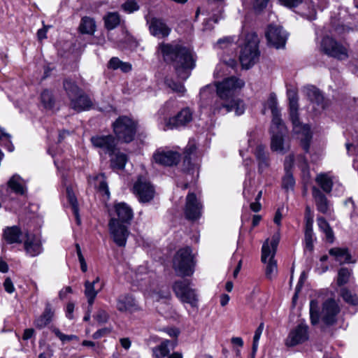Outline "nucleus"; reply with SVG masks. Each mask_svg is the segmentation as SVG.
<instances>
[{
	"label": "nucleus",
	"instance_id": "10",
	"mask_svg": "<svg viewBox=\"0 0 358 358\" xmlns=\"http://www.w3.org/2000/svg\"><path fill=\"white\" fill-rule=\"evenodd\" d=\"M321 50L326 55L339 60L346 59L349 57L348 48L329 36L322 38Z\"/></svg>",
	"mask_w": 358,
	"mask_h": 358
},
{
	"label": "nucleus",
	"instance_id": "40",
	"mask_svg": "<svg viewBox=\"0 0 358 358\" xmlns=\"http://www.w3.org/2000/svg\"><path fill=\"white\" fill-rule=\"evenodd\" d=\"M79 29L82 34H93L96 29L94 20L89 17H83L81 19Z\"/></svg>",
	"mask_w": 358,
	"mask_h": 358
},
{
	"label": "nucleus",
	"instance_id": "30",
	"mask_svg": "<svg viewBox=\"0 0 358 358\" xmlns=\"http://www.w3.org/2000/svg\"><path fill=\"white\" fill-rule=\"evenodd\" d=\"M315 182L326 193H330L334 184V176L330 173H321L317 175Z\"/></svg>",
	"mask_w": 358,
	"mask_h": 358
},
{
	"label": "nucleus",
	"instance_id": "19",
	"mask_svg": "<svg viewBox=\"0 0 358 358\" xmlns=\"http://www.w3.org/2000/svg\"><path fill=\"white\" fill-rule=\"evenodd\" d=\"M156 163L164 166L177 164L180 160V154L172 150H157L153 156Z\"/></svg>",
	"mask_w": 358,
	"mask_h": 358
},
{
	"label": "nucleus",
	"instance_id": "59",
	"mask_svg": "<svg viewBox=\"0 0 358 358\" xmlns=\"http://www.w3.org/2000/svg\"><path fill=\"white\" fill-rule=\"evenodd\" d=\"M110 329H108V328H103V329H99L98 331H96L94 334H93V338L94 339H98L99 338H101L106 335H108L110 334Z\"/></svg>",
	"mask_w": 358,
	"mask_h": 358
},
{
	"label": "nucleus",
	"instance_id": "57",
	"mask_svg": "<svg viewBox=\"0 0 358 358\" xmlns=\"http://www.w3.org/2000/svg\"><path fill=\"white\" fill-rule=\"evenodd\" d=\"M95 318L98 322L102 324V323H105L108 320V315L106 313V311L101 310L98 311V313L95 315Z\"/></svg>",
	"mask_w": 358,
	"mask_h": 358
},
{
	"label": "nucleus",
	"instance_id": "58",
	"mask_svg": "<svg viewBox=\"0 0 358 358\" xmlns=\"http://www.w3.org/2000/svg\"><path fill=\"white\" fill-rule=\"evenodd\" d=\"M3 286H4V289L5 290L9 293V294H12L15 291V287H14V285H13V283L12 282V280H10V278H7L4 282H3Z\"/></svg>",
	"mask_w": 358,
	"mask_h": 358
},
{
	"label": "nucleus",
	"instance_id": "37",
	"mask_svg": "<svg viewBox=\"0 0 358 358\" xmlns=\"http://www.w3.org/2000/svg\"><path fill=\"white\" fill-rule=\"evenodd\" d=\"M99 282V278L97 277L92 282L86 281L85 283V295L87 299L90 306H92L97 295L99 289H95V285Z\"/></svg>",
	"mask_w": 358,
	"mask_h": 358
},
{
	"label": "nucleus",
	"instance_id": "61",
	"mask_svg": "<svg viewBox=\"0 0 358 358\" xmlns=\"http://www.w3.org/2000/svg\"><path fill=\"white\" fill-rule=\"evenodd\" d=\"M73 310H74V304L73 303H69L66 306V315L70 320H72L73 318Z\"/></svg>",
	"mask_w": 358,
	"mask_h": 358
},
{
	"label": "nucleus",
	"instance_id": "11",
	"mask_svg": "<svg viewBox=\"0 0 358 358\" xmlns=\"http://www.w3.org/2000/svg\"><path fill=\"white\" fill-rule=\"evenodd\" d=\"M278 127L273 128L271 126V149L280 154L286 153L290 148L289 143H285L284 136L286 134V128L282 122L279 123Z\"/></svg>",
	"mask_w": 358,
	"mask_h": 358
},
{
	"label": "nucleus",
	"instance_id": "7",
	"mask_svg": "<svg viewBox=\"0 0 358 358\" xmlns=\"http://www.w3.org/2000/svg\"><path fill=\"white\" fill-rule=\"evenodd\" d=\"M173 267L177 275L185 277L193 274V257L189 248L180 249L176 252L173 260Z\"/></svg>",
	"mask_w": 358,
	"mask_h": 358
},
{
	"label": "nucleus",
	"instance_id": "44",
	"mask_svg": "<svg viewBox=\"0 0 358 358\" xmlns=\"http://www.w3.org/2000/svg\"><path fill=\"white\" fill-rule=\"evenodd\" d=\"M120 69L122 73H129L132 70V65L129 62L120 60L117 57H113V70Z\"/></svg>",
	"mask_w": 358,
	"mask_h": 358
},
{
	"label": "nucleus",
	"instance_id": "21",
	"mask_svg": "<svg viewBox=\"0 0 358 358\" xmlns=\"http://www.w3.org/2000/svg\"><path fill=\"white\" fill-rule=\"evenodd\" d=\"M24 241V248L27 255L36 257L43 252L42 243L39 238L27 233Z\"/></svg>",
	"mask_w": 358,
	"mask_h": 358
},
{
	"label": "nucleus",
	"instance_id": "24",
	"mask_svg": "<svg viewBox=\"0 0 358 358\" xmlns=\"http://www.w3.org/2000/svg\"><path fill=\"white\" fill-rule=\"evenodd\" d=\"M277 105L278 101L276 95L274 93H272L269 95L268 100L264 104V109L262 110V113L264 114L266 109L271 110L273 116L271 124H273V129L278 127V124L279 125V123L282 122L280 112Z\"/></svg>",
	"mask_w": 358,
	"mask_h": 358
},
{
	"label": "nucleus",
	"instance_id": "45",
	"mask_svg": "<svg viewBox=\"0 0 358 358\" xmlns=\"http://www.w3.org/2000/svg\"><path fill=\"white\" fill-rule=\"evenodd\" d=\"M343 300L349 304L356 306L358 304V295L352 294L350 290L343 288L341 292Z\"/></svg>",
	"mask_w": 358,
	"mask_h": 358
},
{
	"label": "nucleus",
	"instance_id": "12",
	"mask_svg": "<svg viewBox=\"0 0 358 358\" xmlns=\"http://www.w3.org/2000/svg\"><path fill=\"white\" fill-rule=\"evenodd\" d=\"M134 193L138 197L141 202H149L155 196V188L145 178L140 176L134 183Z\"/></svg>",
	"mask_w": 358,
	"mask_h": 358
},
{
	"label": "nucleus",
	"instance_id": "38",
	"mask_svg": "<svg viewBox=\"0 0 358 358\" xmlns=\"http://www.w3.org/2000/svg\"><path fill=\"white\" fill-rule=\"evenodd\" d=\"M67 199L69 204L71 206L73 213L76 217V221L78 225L81 224V220L79 215V208L76 196L71 187L66 188Z\"/></svg>",
	"mask_w": 358,
	"mask_h": 358
},
{
	"label": "nucleus",
	"instance_id": "35",
	"mask_svg": "<svg viewBox=\"0 0 358 358\" xmlns=\"http://www.w3.org/2000/svg\"><path fill=\"white\" fill-rule=\"evenodd\" d=\"M304 92L311 102H314L322 108L324 107V97L317 88L314 86H308L304 88Z\"/></svg>",
	"mask_w": 358,
	"mask_h": 358
},
{
	"label": "nucleus",
	"instance_id": "16",
	"mask_svg": "<svg viewBox=\"0 0 358 358\" xmlns=\"http://www.w3.org/2000/svg\"><path fill=\"white\" fill-rule=\"evenodd\" d=\"M192 120V112L189 108L182 109L176 116L165 120L164 129H173L185 126Z\"/></svg>",
	"mask_w": 358,
	"mask_h": 358
},
{
	"label": "nucleus",
	"instance_id": "14",
	"mask_svg": "<svg viewBox=\"0 0 358 358\" xmlns=\"http://www.w3.org/2000/svg\"><path fill=\"white\" fill-rule=\"evenodd\" d=\"M147 24L150 34L157 38L162 39L169 36L171 29L161 18L152 17H146Z\"/></svg>",
	"mask_w": 358,
	"mask_h": 358
},
{
	"label": "nucleus",
	"instance_id": "52",
	"mask_svg": "<svg viewBox=\"0 0 358 358\" xmlns=\"http://www.w3.org/2000/svg\"><path fill=\"white\" fill-rule=\"evenodd\" d=\"M50 322L51 321L47 317H45L43 315H41L35 320L34 324L36 328L43 329L46 327Z\"/></svg>",
	"mask_w": 358,
	"mask_h": 358
},
{
	"label": "nucleus",
	"instance_id": "60",
	"mask_svg": "<svg viewBox=\"0 0 358 358\" xmlns=\"http://www.w3.org/2000/svg\"><path fill=\"white\" fill-rule=\"evenodd\" d=\"M264 323H261L255 330L253 341H259L264 330Z\"/></svg>",
	"mask_w": 358,
	"mask_h": 358
},
{
	"label": "nucleus",
	"instance_id": "51",
	"mask_svg": "<svg viewBox=\"0 0 358 358\" xmlns=\"http://www.w3.org/2000/svg\"><path fill=\"white\" fill-rule=\"evenodd\" d=\"M169 87L174 92L183 94L185 92L184 85L180 83L170 81L168 83Z\"/></svg>",
	"mask_w": 358,
	"mask_h": 358
},
{
	"label": "nucleus",
	"instance_id": "63",
	"mask_svg": "<svg viewBox=\"0 0 358 358\" xmlns=\"http://www.w3.org/2000/svg\"><path fill=\"white\" fill-rule=\"evenodd\" d=\"M164 331L172 338H177L180 334V331L176 328H168L164 329Z\"/></svg>",
	"mask_w": 358,
	"mask_h": 358
},
{
	"label": "nucleus",
	"instance_id": "23",
	"mask_svg": "<svg viewBox=\"0 0 358 358\" xmlns=\"http://www.w3.org/2000/svg\"><path fill=\"white\" fill-rule=\"evenodd\" d=\"M129 224L113 222V243L119 247H124L130 234Z\"/></svg>",
	"mask_w": 358,
	"mask_h": 358
},
{
	"label": "nucleus",
	"instance_id": "17",
	"mask_svg": "<svg viewBox=\"0 0 358 358\" xmlns=\"http://www.w3.org/2000/svg\"><path fill=\"white\" fill-rule=\"evenodd\" d=\"M116 218L113 217V222L131 224L134 217L132 208L124 202H119L113 206Z\"/></svg>",
	"mask_w": 358,
	"mask_h": 358
},
{
	"label": "nucleus",
	"instance_id": "22",
	"mask_svg": "<svg viewBox=\"0 0 358 358\" xmlns=\"http://www.w3.org/2000/svg\"><path fill=\"white\" fill-rule=\"evenodd\" d=\"M94 187L97 189V192L101 197V201L105 203L106 208L110 215V208L108 205V201L110 200V190L107 182H106V177L104 174H99L94 178Z\"/></svg>",
	"mask_w": 358,
	"mask_h": 358
},
{
	"label": "nucleus",
	"instance_id": "41",
	"mask_svg": "<svg viewBox=\"0 0 358 358\" xmlns=\"http://www.w3.org/2000/svg\"><path fill=\"white\" fill-rule=\"evenodd\" d=\"M317 222L320 229L325 234L327 241L333 243L334 232L327 220L322 217H319Z\"/></svg>",
	"mask_w": 358,
	"mask_h": 358
},
{
	"label": "nucleus",
	"instance_id": "33",
	"mask_svg": "<svg viewBox=\"0 0 358 358\" xmlns=\"http://www.w3.org/2000/svg\"><path fill=\"white\" fill-rule=\"evenodd\" d=\"M313 219L310 217H306L305 227V247L307 250H313L314 233L313 229Z\"/></svg>",
	"mask_w": 358,
	"mask_h": 358
},
{
	"label": "nucleus",
	"instance_id": "39",
	"mask_svg": "<svg viewBox=\"0 0 358 358\" xmlns=\"http://www.w3.org/2000/svg\"><path fill=\"white\" fill-rule=\"evenodd\" d=\"M196 150V145L193 142H189L187 146L185 148L184 151V165H187L188 167L187 168V171L190 173L192 171V174L194 172V166L190 162V155H192Z\"/></svg>",
	"mask_w": 358,
	"mask_h": 358
},
{
	"label": "nucleus",
	"instance_id": "26",
	"mask_svg": "<svg viewBox=\"0 0 358 358\" xmlns=\"http://www.w3.org/2000/svg\"><path fill=\"white\" fill-rule=\"evenodd\" d=\"M93 145L99 149L100 155L112 156V137L108 136H96L91 138Z\"/></svg>",
	"mask_w": 358,
	"mask_h": 358
},
{
	"label": "nucleus",
	"instance_id": "46",
	"mask_svg": "<svg viewBox=\"0 0 358 358\" xmlns=\"http://www.w3.org/2000/svg\"><path fill=\"white\" fill-rule=\"evenodd\" d=\"M295 185V180L290 171L287 170L282 178V187L287 191L292 190Z\"/></svg>",
	"mask_w": 358,
	"mask_h": 358
},
{
	"label": "nucleus",
	"instance_id": "50",
	"mask_svg": "<svg viewBox=\"0 0 358 358\" xmlns=\"http://www.w3.org/2000/svg\"><path fill=\"white\" fill-rule=\"evenodd\" d=\"M52 332L57 336L62 341H70L73 339H77L78 337L75 335H66L63 333H62L59 329L57 328H52Z\"/></svg>",
	"mask_w": 358,
	"mask_h": 358
},
{
	"label": "nucleus",
	"instance_id": "62",
	"mask_svg": "<svg viewBox=\"0 0 358 358\" xmlns=\"http://www.w3.org/2000/svg\"><path fill=\"white\" fill-rule=\"evenodd\" d=\"M124 22L122 20L117 13H113V29L118 25H123Z\"/></svg>",
	"mask_w": 358,
	"mask_h": 358
},
{
	"label": "nucleus",
	"instance_id": "8",
	"mask_svg": "<svg viewBox=\"0 0 358 358\" xmlns=\"http://www.w3.org/2000/svg\"><path fill=\"white\" fill-rule=\"evenodd\" d=\"M64 88L70 100L71 106L78 112L87 110L92 106L90 99L82 94L78 87L74 82L70 80H65L64 82Z\"/></svg>",
	"mask_w": 358,
	"mask_h": 358
},
{
	"label": "nucleus",
	"instance_id": "2",
	"mask_svg": "<svg viewBox=\"0 0 358 358\" xmlns=\"http://www.w3.org/2000/svg\"><path fill=\"white\" fill-rule=\"evenodd\" d=\"M287 94L289 100V116L293 125V131L298 135V138L300 139L303 150L308 152L310 142L312 139V133L308 124H303L299 121L297 91L294 89H289L287 90Z\"/></svg>",
	"mask_w": 358,
	"mask_h": 358
},
{
	"label": "nucleus",
	"instance_id": "13",
	"mask_svg": "<svg viewBox=\"0 0 358 358\" xmlns=\"http://www.w3.org/2000/svg\"><path fill=\"white\" fill-rule=\"evenodd\" d=\"M266 37L270 45L279 49L285 47L287 34L282 27L277 25H269Z\"/></svg>",
	"mask_w": 358,
	"mask_h": 358
},
{
	"label": "nucleus",
	"instance_id": "28",
	"mask_svg": "<svg viewBox=\"0 0 358 358\" xmlns=\"http://www.w3.org/2000/svg\"><path fill=\"white\" fill-rule=\"evenodd\" d=\"M177 345V342L170 341L169 340L163 341L160 345L152 349L153 355L155 358H166L170 354V348L173 350Z\"/></svg>",
	"mask_w": 358,
	"mask_h": 358
},
{
	"label": "nucleus",
	"instance_id": "15",
	"mask_svg": "<svg viewBox=\"0 0 358 358\" xmlns=\"http://www.w3.org/2000/svg\"><path fill=\"white\" fill-rule=\"evenodd\" d=\"M202 204L194 193H189L186 197L185 215L187 219L196 220L201 215Z\"/></svg>",
	"mask_w": 358,
	"mask_h": 358
},
{
	"label": "nucleus",
	"instance_id": "48",
	"mask_svg": "<svg viewBox=\"0 0 358 358\" xmlns=\"http://www.w3.org/2000/svg\"><path fill=\"white\" fill-rule=\"evenodd\" d=\"M351 273L346 268H341L338 271L337 283L339 286L346 284L350 277Z\"/></svg>",
	"mask_w": 358,
	"mask_h": 358
},
{
	"label": "nucleus",
	"instance_id": "20",
	"mask_svg": "<svg viewBox=\"0 0 358 358\" xmlns=\"http://www.w3.org/2000/svg\"><path fill=\"white\" fill-rule=\"evenodd\" d=\"M308 338V327L304 324H299L289 334L286 344L288 346H294L301 343Z\"/></svg>",
	"mask_w": 358,
	"mask_h": 358
},
{
	"label": "nucleus",
	"instance_id": "6",
	"mask_svg": "<svg viewBox=\"0 0 358 358\" xmlns=\"http://www.w3.org/2000/svg\"><path fill=\"white\" fill-rule=\"evenodd\" d=\"M173 292L182 303H187L192 307L198 306L199 296L196 290L192 287V281L182 279L174 282L172 286Z\"/></svg>",
	"mask_w": 358,
	"mask_h": 358
},
{
	"label": "nucleus",
	"instance_id": "54",
	"mask_svg": "<svg viewBox=\"0 0 358 358\" xmlns=\"http://www.w3.org/2000/svg\"><path fill=\"white\" fill-rule=\"evenodd\" d=\"M252 181L249 180V185H248L247 182L245 183L243 194L246 199H250L253 195L255 190L251 186Z\"/></svg>",
	"mask_w": 358,
	"mask_h": 358
},
{
	"label": "nucleus",
	"instance_id": "43",
	"mask_svg": "<svg viewBox=\"0 0 358 358\" xmlns=\"http://www.w3.org/2000/svg\"><path fill=\"white\" fill-rule=\"evenodd\" d=\"M113 169H122L127 162V156L126 154L120 152H115L113 149Z\"/></svg>",
	"mask_w": 358,
	"mask_h": 358
},
{
	"label": "nucleus",
	"instance_id": "1",
	"mask_svg": "<svg viewBox=\"0 0 358 358\" xmlns=\"http://www.w3.org/2000/svg\"><path fill=\"white\" fill-rule=\"evenodd\" d=\"M159 50L164 60L173 65L180 79L185 80L190 76L191 71L196 66V57L192 50L179 42L173 41L160 43Z\"/></svg>",
	"mask_w": 358,
	"mask_h": 358
},
{
	"label": "nucleus",
	"instance_id": "47",
	"mask_svg": "<svg viewBox=\"0 0 358 358\" xmlns=\"http://www.w3.org/2000/svg\"><path fill=\"white\" fill-rule=\"evenodd\" d=\"M310 321L313 324H316L319 322L318 303L315 300H312L310 303Z\"/></svg>",
	"mask_w": 358,
	"mask_h": 358
},
{
	"label": "nucleus",
	"instance_id": "9",
	"mask_svg": "<svg viewBox=\"0 0 358 358\" xmlns=\"http://www.w3.org/2000/svg\"><path fill=\"white\" fill-rule=\"evenodd\" d=\"M245 85L243 80L236 77H230L216 84L217 94L222 99H233L237 90Z\"/></svg>",
	"mask_w": 358,
	"mask_h": 358
},
{
	"label": "nucleus",
	"instance_id": "49",
	"mask_svg": "<svg viewBox=\"0 0 358 358\" xmlns=\"http://www.w3.org/2000/svg\"><path fill=\"white\" fill-rule=\"evenodd\" d=\"M230 104L233 105V110H235L237 115L243 114L245 111V105L243 101L233 99L230 101Z\"/></svg>",
	"mask_w": 358,
	"mask_h": 358
},
{
	"label": "nucleus",
	"instance_id": "18",
	"mask_svg": "<svg viewBox=\"0 0 358 358\" xmlns=\"http://www.w3.org/2000/svg\"><path fill=\"white\" fill-rule=\"evenodd\" d=\"M339 312V308L336 301L328 299L323 303L321 313L322 320L327 325H331L336 322V316Z\"/></svg>",
	"mask_w": 358,
	"mask_h": 358
},
{
	"label": "nucleus",
	"instance_id": "53",
	"mask_svg": "<svg viewBox=\"0 0 358 358\" xmlns=\"http://www.w3.org/2000/svg\"><path fill=\"white\" fill-rule=\"evenodd\" d=\"M268 1L269 0H253V8L256 11L260 12L266 7Z\"/></svg>",
	"mask_w": 358,
	"mask_h": 358
},
{
	"label": "nucleus",
	"instance_id": "4",
	"mask_svg": "<svg viewBox=\"0 0 358 358\" xmlns=\"http://www.w3.org/2000/svg\"><path fill=\"white\" fill-rule=\"evenodd\" d=\"M259 39L255 33L252 32L246 35L245 43L241 50L239 56L243 68L248 69L258 61L259 57Z\"/></svg>",
	"mask_w": 358,
	"mask_h": 358
},
{
	"label": "nucleus",
	"instance_id": "5",
	"mask_svg": "<svg viewBox=\"0 0 358 358\" xmlns=\"http://www.w3.org/2000/svg\"><path fill=\"white\" fill-rule=\"evenodd\" d=\"M136 132V124L131 118L122 116L117 118L113 123V141L130 143L135 136Z\"/></svg>",
	"mask_w": 358,
	"mask_h": 358
},
{
	"label": "nucleus",
	"instance_id": "3",
	"mask_svg": "<svg viewBox=\"0 0 358 358\" xmlns=\"http://www.w3.org/2000/svg\"><path fill=\"white\" fill-rule=\"evenodd\" d=\"M280 239L279 231L275 233L269 241L267 239L262 248V262L266 264V275L269 279L275 278L278 273L277 262L274 257Z\"/></svg>",
	"mask_w": 358,
	"mask_h": 358
},
{
	"label": "nucleus",
	"instance_id": "36",
	"mask_svg": "<svg viewBox=\"0 0 358 358\" xmlns=\"http://www.w3.org/2000/svg\"><path fill=\"white\" fill-rule=\"evenodd\" d=\"M329 255L334 257L336 260L339 262L341 264L351 262V255L346 248H331L329 250Z\"/></svg>",
	"mask_w": 358,
	"mask_h": 358
},
{
	"label": "nucleus",
	"instance_id": "25",
	"mask_svg": "<svg viewBox=\"0 0 358 358\" xmlns=\"http://www.w3.org/2000/svg\"><path fill=\"white\" fill-rule=\"evenodd\" d=\"M312 194L315 199L317 210L323 214H331V204L321 190L318 187H313Z\"/></svg>",
	"mask_w": 358,
	"mask_h": 358
},
{
	"label": "nucleus",
	"instance_id": "42",
	"mask_svg": "<svg viewBox=\"0 0 358 358\" xmlns=\"http://www.w3.org/2000/svg\"><path fill=\"white\" fill-rule=\"evenodd\" d=\"M41 101L43 107L46 109H52L55 104L52 94L48 90H45L41 94Z\"/></svg>",
	"mask_w": 358,
	"mask_h": 358
},
{
	"label": "nucleus",
	"instance_id": "31",
	"mask_svg": "<svg viewBox=\"0 0 358 358\" xmlns=\"http://www.w3.org/2000/svg\"><path fill=\"white\" fill-rule=\"evenodd\" d=\"M21 236L22 231L16 226L6 227L3 230V237L9 244L22 243Z\"/></svg>",
	"mask_w": 358,
	"mask_h": 358
},
{
	"label": "nucleus",
	"instance_id": "29",
	"mask_svg": "<svg viewBox=\"0 0 358 358\" xmlns=\"http://www.w3.org/2000/svg\"><path fill=\"white\" fill-rule=\"evenodd\" d=\"M117 308L122 312H132L138 310V306L131 296H123L118 299Z\"/></svg>",
	"mask_w": 358,
	"mask_h": 358
},
{
	"label": "nucleus",
	"instance_id": "64",
	"mask_svg": "<svg viewBox=\"0 0 358 358\" xmlns=\"http://www.w3.org/2000/svg\"><path fill=\"white\" fill-rule=\"evenodd\" d=\"M104 21H105V26L107 28L108 30L112 29V13H108L105 17H104Z\"/></svg>",
	"mask_w": 358,
	"mask_h": 358
},
{
	"label": "nucleus",
	"instance_id": "27",
	"mask_svg": "<svg viewBox=\"0 0 358 358\" xmlns=\"http://www.w3.org/2000/svg\"><path fill=\"white\" fill-rule=\"evenodd\" d=\"M8 187L15 194L24 195L27 192V185L24 180L19 175H13L7 182Z\"/></svg>",
	"mask_w": 358,
	"mask_h": 358
},
{
	"label": "nucleus",
	"instance_id": "32",
	"mask_svg": "<svg viewBox=\"0 0 358 358\" xmlns=\"http://www.w3.org/2000/svg\"><path fill=\"white\" fill-rule=\"evenodd\" d=\"M266 147L262 145L257 146L255 150V156L258 162L259 170L264 171L269 165L268 153L265 150Z\"/></svg>",
	"mask_w": 358,
	"mask_h": 358
},
{
	"label": "nucleus",
	"instance_id": "55",
	"mask_svg": "<svg viewBox=\"0 0 358 358\" xmlns=\"http://www.w3.org/2000/svg\"><path fill=\"white\" fill-rule=\"evenodd\" d=\"M54 313H55V310H54V308H52V305L50 304V303L47 302L45 303V308L44 312L43 313L42 315H43L45 317H47L48 320H50L51 321L54 316Z\"/></svg>",
	"mask_w": 358,
	"mask_h": 358
},
{
	"label": "nucleus",
	"instance_id": "56",
	"mask_svg": "<svg viewBox=\"0 0 358 358\" xmlns=\"http://www.w3.org/2000/svg\"><path fill=\"white\" fill-rule=\"evenodd\" d=\"M280 3L288 8H294L302 3V0H278Z\"/></svg>",
	"mask_w": 358,
	"mask_h": 358
},
{
	"label": "nucleus",
	"instance_id": "34",
	"mask_svg": "<svg viewBox=\"0 0 358 358\" xmlns=\"http://www.w3.org/2000/svg\"><path fill=\"white\" fill-rule=\"evenodd\" d=\"M230 99H218L214 102L212 110L214 114L227 113L233 110V105L230 104Z\"/></svg>",
	"mask_w": 358,
	"mask_h": 358
}]
</instances>
